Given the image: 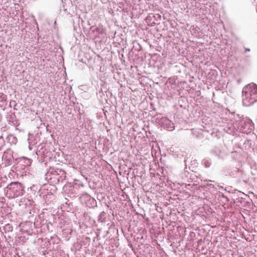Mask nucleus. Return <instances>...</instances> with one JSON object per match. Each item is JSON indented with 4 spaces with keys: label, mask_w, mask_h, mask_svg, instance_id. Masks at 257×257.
<instances>
[{
    "label": "nucleus",
    "mask_w": 257,
    "mask_h": 257,
    "mask_svg": "<svg viewBox=\"0 0 257 257\" xmlns=\"http://www.w3.org/2000/svg\"><path fill=\"white\" fill-rule=\"evenodd\" d=\"M257 100V87L255 84H249L242 91V103L248 106Z\"/></svg>",
    "instance_id": "f257e3e1"
},
{
    "label": "nucleus",
    "mask_w": 257,
    "mask_h": 257,
    "mask_svg": "<svg viewBox=\"0 0 257 257\" xmlns=\"http://www.w3.org/2000/svg\"><path fill=\"white\" fill-rule=\"evenodd\" d=\"M246 51H249V49H246Z\"/></svg>",
    "instance_id": "7ed1b4c3"
},
{
    "label": "nucleus",
    "mask_w": 257,
    "mask_h": 257,
    "mask_svg": "<svg viewBox=\"0 0 257 257\" xmlns=\"http://www.w3.org/2000/svg\"><path fill=\"white\" fill-rule=\"evenodd\" d=\"M7 188L10 191L9 194L12 198H15L23 194L24 187L21 183L12 182Z\"/></svg>",
    "instance_id": "f03ea898"
}]
</instances>
